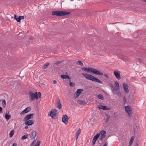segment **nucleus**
I'll list each match as a JSON object with an SVG mask.
<instances>
[{"mask_svg":"<svg viewBox=\"0 0 146 146\" xmlns=\"http://www.w3.org/2000/svg\"><path fill=\"white\" fill-rule=\"evenodd\" d=\"M92 68H87L86 67H83L82 68V69L86 72H89V71L91 72V70H92Z\"/></svg>","mask_w":146,"mask_h":146,"instance_id":"412c9836","label":"nucleus"},{"mask_svg":"<svg viewBox=\"0 0 146 146\" xmlns=\"http://www.w3.org/2000/svg\"><path fill=\"white\" fill-rule=\"evenodd\" d=\"M138 116L137 115H135V116H134V117L133 118V119L136 120L138 119Z\"/></svg>","mask_w":146,"mask_h":146,"instance_id":"58836bf2","label":"nucleus"},{"mask_svg":"<svg viewBox=\"0 0 146 146\" xmlns=\"http://www.w3.org/2000/svg\"><path fill=\"white\" fill-rule=\"evenodd\" d=\"M28 125H27L25 127V129H27V128H28Z\"/></svg>","mask_w":146,"mask_h":146,"instance_id":"de8ad7c7","label":"nucleus"},{"mask_svg":"<svg viewBox=\"0 0 146 146\" xmlns=\"http://www.w3.org/2000/svg\"><path fill=\"white\" fill-rule=\"evenodd\" d=\"M82 74L88 80L97 82L100 84L102 83V82L101 80L90 74L86 73H83Z\"/></svg>","mask_w":146,"mask_h":146,"instance_id":"f03ea898","label":"nucleus"},{"mask_svg":"<svg viewBox=\"0 0 146 146\" xmlns=\"http://www.w3.org/2000/svg\"><path fill=\"white\" fill-rule=\"evenodd\" d=\"M61 62L56 61V62H55V64L57 65V64H59Z\"/></svg>","mask_w":146,"mask_h":146,"instance_id":"a19ab883","label":"nucleus"},{"mask_svg":"<svg viewBox=\"0 0 146 146\" xmlns=\"http://www.w3.org/2000/svg\"><path fill=\"white\" fill-rule=\"evenodd\" d=\"M123 88L126 93H128L129 92V90L128 88L127 84L125 83H123L122 84Z\"/></svg>","mask_w":146,"mask_h":146,"instance_id":"1a4fd4ad","label":"nucleus"},{"mask_svg":"<svg viewBox=\"0 0 146 146\" xmlns=\"http://www.w3.org/2000/svg\"><path fill=\"white\" fill-rule=\"evenodd\" d=\"M92 70H91V72L94 74L101 75H103L104 74L103 73L100 72L99 70H98L96 69L93 68H92Z\"/></svg>","mask_w":146,"mask_h":146,"instance_id":"0eeeda50","label":"nucleus"},{"mask_svg":"<svg viewBox=\"0 0 146 146\" xmlns=\"http://www.w3.org/2000/svg\"><path fill=\"white\" fill-rule=\"evenodd\" d=\"M14 133V131L13 130H12L9 134V137L11 138L12 137Z\"/></svg>","mask_w":146,"mask_h":146,"instance_id":"b1692460","label":"nucleus"},{"mask_svg":"<svg viewBox=\"0 0 146 146\" xmlns=\"http://www.w3.org/2000/svg\"><path fill=\"white\" fill-rule=\"evenodd\" d=\"M104 76L106 77V78H109V76H108L106 74H104Z\"/></svg>","mask_w":146,"mask_h":146,"instance_id":"c03bdc74","label":"nucleus"},{"mask_svg":"<svg viewBox=\"0 0 146 146\" xmlns=\"http://www.w3.org/2000/svg\"><path fill=\"white\" fill-rule=\"evenodd\" d=\"M134 138L135 137L134 136H133L131 137L130 139L128 146H131L133 143V140H134Z\"/></svg>","mask_w":146,"mask_h":146,"instance_id":"5701e85b","label":"nucleus"},{"mask_svg":"<svg viewBox=\"0 0 146 146\" xmlns=\"http://www.w3.org/2000/svg\"><path fill=\"white\" fill-rule=\"evenodd\" d=\"M143 1H145L146 2V0H143Z\"/></svg>","mask_w":146,"mask_h":146,"instance_id":"603ef678","label":"nucleus"},{"mask_svg":"<svg viewBox=\"0 0 146 146\" xmlns=\"http://www.w3.org/2000/svg\"><path fill=\"white\" fill-rule=\"evenodd\" d=\"M57 110L56 109L52 110L48 114V115L50 116L52 118H54L56 116V113Z\"/></svg>","mask_w":146,"mask_h":146,"instance_id":"423d86ee","label":"nucleus"},{"mask_svg":"<svg viewBox=\"0 0 146 146\" xmlns=\"http://www.w3.org/2000/svg\"><path fill=\"white\" fill-rule=\"evenodd\" d=\"M2 104H3V107H5L6 106V102L5 100H3V102H2Z\"/></svg>","mask_w":146,"mask_h":146,"instance_id":"c9c22d12","label":"nucleus"},{"mask_svg":"<svg viewBox=\"0 0 146 146\" xmlns=\"http://www.w3.org/2000/svg\"><path fill=\"white\" fill-rule=\"evenodd\" d=\"M34 113H31L26 115L24 118V120H28L33 117Z\"/></svg>","mask_w":146,"mask_h":146,"instance_id":"dca6fc26","label":"nucleus"},{"mask_svg":"<svg viewBox=\"0 0 146 146\" xmlns=\"http://www.w3.org/2000/svg\"><path fill=\"white\" fill-rule=\"evenodd\" d=\"M71 12H66L64 11H53L52 12V15H56L58 16H64L66 15L69 14Z\"/></svg>","mask_w":146,"mask_h":146,"instance_id":"20e7f679","label":"nucleus"},{"mask_svg":"<svg viewBox=\"0 0 146 146\" xmlns=\"http://www.w3.org/2000/svg\"><path fill=\"white\" fill-rule=\"evenodd\" d=\"M125 111L127 112L129 117H131V114L133 112L132 108L129 106H125Z\"/></svg>","mask_w":146,"mask_h":146,"instance_id":"39448f33","label":"nucleus"},{"mask_svg":"<svg viewBox=\"0 0 146 146\" xmlns=\"http://www.w3.org/2000/svg\"><path fill=\"white\" fill-rule=\"evenodd\" d=\"M135 146H138V144L137 143H136L135 145Z\"/></svg>","mask_w":146,"mask_h":146,"instance_id":"09e8293b","label":"nucleus"},{"mask_svg":"<svg viewBox=\"0 0 146 146\" xmlns=\"http://www.w3.org/2000/svg\"><path fill=\"white\" fill-rule=\"evenodd\" d=\"M31 110V108L30 107H28L25 109L26 112L27 113L29 111Z\"/></svg>","mask_w":146,"mask_h":146,"instance_id":"7c9ffc66","label":"nucleus"},{"mask_svg":"<svg viewBox=\"0 0 146 146\" xmlns=\"http://www.w3.org/2000/svg\"><path fill=\"white\" fill-rule=\"evenodd\" d=\"M68 120V118L66 115H64L62 116V121L65 124H67Z\"/></svg>","mask_w":146,"mask_h":146,"instance_id":"9b49d317","label":"nucleus"},{"mask_svg":"<svg viewBox=\"0 0 146 146\" xmlns=\"http://www.w3.org/2000/svg\"><path fill=\"white\" fill-rule=\"evenodd\" d=\"M134 131L135 132V130H134Z\"/></svg>","mask_w":146,"mask_h":146,"instance_id":"864d4df0","label":"nucleus"},{"mask_svg":"<svg viewBox=\"0 0 146 146\" xmlns=\"http://www.w3.org/2000/svg\"><path fill=\"white\" fill-rule=\"evenodd\" d=\"M40 142V141L39 140H38L37 141L35 140L32 143L30 146H39Z\"/></svg>","mask_w":146,"mask_h":146,"instance_id":"f8f14e48","label":"nucleus"},{"mask_svg":"<svg viewBox=\"0 0 146 146\" xmlns=\"http://www.w3.org/2000/svg\"><path fill=\"white\" fill-rule=\"evenodd\" d=\"M5 117L7 119L9 120L11 118V116L9 114H6L5 115Z\"/></svg>","mask_w":146,"mask_h":146,"instance_id":"393cba45","label":"nucleus"},{"mask_svg":"<svg viewBox=\"0 0 146 146\" xmlns=\"http://www.w3.org/2000/svg\"><path fill=\"white\" fill-rule=\"evenodd\" d=\"M61 77L63 79H70V76L68 75H62L61 76Z\"/></svg>","mask_w":146,"mask_h":146,"instance_id":"4be33fe9","label":"nucleus"},{"mask_svg":"<svg viewBox=\"0 0 146 146\" xmlns=\"http://www.w3.org/2000/svg\"><path fill=\"white\" fill-rule=\"evenodd\" d=\"M81 129L79 128V129H78V130L76 132V140H77L78 139V136L81 132Z\"/></svg>","mask_w":146,"mask_h":146,"instance_id":"6ab92c4d","label":"nucleus"},{"mask_svg":"<svg viewBox=\"0 0 146 146\" xmlns=\"http://www.w3.org/2000/svg\"><path fill=\"white\" fill-rule=\"evenodd\" d=\"M98 108L100 109H102L104 110H110L111 108L110 107H107L106 106H103L101 104H99L98 106Z\"/></svg>","mask_w":146,"mask_h":146,"instance_id":"6e6552de","label":"nucleus"},{"mask_svg":"<svg viewBox=\"0 0 146 146\" xmlns=\"http://www.w3.org/2000/svg\"><path fill=\"white\" fill-rule=\"evenodd\" d=\"M56 107L59 109H61L62 108L61 104L59 99L56 104Z\"/></svg>","mask_w":146,"mask_h":146,"instance_id":"a211bd4d","label":"nucleus"},{"mask_svg":"<svg viewBox=\"0 0 146 146\" xmlns=\"http://www.w3.org/2000/svg\"><path fill=\"white\" fill-rule=\"evenodd\" d=\"M14 19H15L17 22H18V18H17V16L15 15H14Z\"/></svg>","mask_w":146,"mask_h":146,"instance_id":"4c0bfd02","label":"nucleus"},{"mask_svg":"<svg viewBox=\"0 0 146 146\" xmlns=\"http://www.w3.org/2000/svg\"><path fill=\"white\" fill-rule=\"evenodd\" d=\"M24 19V16H19V22H20V21L21 20L23 19Z\"/></svg>","mask_w":146,"mask_h":146,"instance_id":"2f4dec72","label":"nucleus"},{"mask_svg":"<svg viewBox=\"0 0 146 146\" xmlns=\"http://www.w3.org/2000/svg\"><path fill=\"white\" fill-rule=\"evenodd\" d=\"M111 90L113 92L118 96H120L121 95V93L119 91V86L118 82L116 81L114 82V85L115 86L114 87L112 83L110 84Z\"/></svg>","mask_w":146,"mask_h":146,"instance_id":"f257e3e1","label":"nucleus"},{"mask_svg":"<svg viewBox=\"0 0 146 146\" xmlns=\"http://www.w3.org/2000/svg\"><path fill=\"white\" fill-rule=\"evenodd\" d=\"M19 33V35H20V34L21 33Z\"/></svg>","mask_w":146,"mask_h":146,"instance_id":"8fccbe9b","label":"nucleus"},{"mask_svg":"<svg viewBox=\"0 0 146 146\" xmlns=\"http://www.w3.org/2000/svg\"><path fill=\"white\" fill-rule=\"evenodd\" d=\"M3 113V108H2L0 107V113Z\"/></svg>","mask_w":146,"mask_h":146,"instance_id":"ea45409f","label":"nucleus"},{"mask_svg":"<svg viewBox=\"0 0 146 146\" xmlns=\"http://www.w3.org/2000/svg\"><path fill=\"white\" fill-rule=\"evenodd\" d=\"M97 96L98 98L99 99H101L102 100H103L104 99V98H103V96L101 94H98L97 95Z\"/></svg>","mask_w":146,"mask_h":146,"instance_id":"bb28decb","label":"nucleus"},{"mask_svg":"<svg viewBox=\"0 0 146 146\" xmlns=\"http://www.w3.org/2000/svg\"><path fill=\"white\" fill-rule=\"evenodd\" d=\"M28 136V135L27 134H25L21 137L22 139H24L27 138Z\"/></svg>","mask_w":146,"mask_h":146,"instance_id":"c85d7f7f","label":"nucleus"},{"mask_svg":"<svg viewBox=\"0 0 146 146\" xmlns=\"http://www.w3.org/2000/svg\"><path fill=\"white\" fill-rule=\"evenodd\" d=\"M100 135V133H98L94 137L92 140V144L93 145L94 144L97 140L99 137Z\"/></svg>","mask_w":146,"mask_h":146,"instance_id":"4468645a","label":"nucleus"},{"mask_svg":"<svg viewBox=\"0 0 146 146\" xmlns=\"http://www.w3.org/2000/svg\"><path fill=\"white\" fill-rule=\"evenodd\" d=\"M16 144L15 143H14L12 146H16Z\"/></svg>","mask_w":146,"mask_h":146,"instance_id":"a18cd8bd","label":"nucleus"},{"mask_svg":"<svg viewBox=\"0 0 146 146\" xmlns=\"http://www.w3.org/2000/svg\"><path fill=\"white\" fill-rule=\"evenodd\" d=\"M23 77H24V76H22V77H21V79H22Z\"/></svg>","mask_w":146,"mask_h":146,"instance_id":"3c124183","label":"nucleus"},{"mask_svg":"<svg viewBox=\"0 0 146 146\" xmlns=\"http://www.w3.org/2000/svg\"><path fill=\"white\" fill-rule=\"evenodd\" d=\"M49 64L50 63L49 62H47L45 64L42 66L43 68H45L47 67Z\"/></svg>","mask_w":146,"mask_h":146,"instance_id":"a878e982","label":"nucleus"},{"mask_svg":"<svg viewBox=\"0 0 146 146\" xmlns=\"http://www.w3.org/2000/svg\"><path fill=\"white\" fill-rule=\"evenodd\" d=\"M26 113H27V112H26V110H25V109L20 113V114L21 115H22Z\"/></svg>","mask_w":146,"mask_h":146,"instance_id":"72a5a7b5","label":"nucleus"},{"mask_svg":"<svg viewBox=\"0 0 146 146\" xmlns=\"http://www.w3.org/2000/svg\"><path fill=\"white\" fill-rule=\"evenodd\" d=\"M36 135V132L35 131H32L30 137L31 139H33L34 138Z\"/></svg>","mask_w":146,"mask_h":146,"instance_id":"f3484780","label":"nucleus"},{"mask_svg":"<svg viewBox=\"0 0 146 146\" xmlns=\"http://www.w3.org/2000/svg\"><path fill=\"white\" fill-rule=\"evenodd\" d=\"M76 64L78 65H80L81 66H83V64L80 60H78Z\"/></svg>","mask_w":146,"mask_h":146,"instance_id":"cd10ccee","label":"nucleus"},{"mask_svg":"<svg viewBox=\"0 0 146 146\" xmlns=\"http://www.w3.org/2000/svg\"><path fill=\"white\" fill-rule=\"evenodd\" d=\"M106 132L105 131L102 130L100 132V134L101 135H105V134L106 133Z\"/></svg>","mask_w":146,"mask_h":146,"instance_id":"c756f323","label":"nucleus"},{"mask_svg":"<svg viewBox=\"0 0 146 146\" xmlns=\"http://www.w3.org/2000/svg\"><path fill=\"white\" fill-rule=\"evenodd\" d=\"M123 101L125 103H126V99L124 97L123 98Z\"/></svg>","mask_w":146,"mask_h":146,"instance_id":"79ce46f5","label":"nucleus"},{"mask_svg":"<svg viewBox=\"0 0 146 146\" xmlns=\"http://www.w3.org/2000/svg\"><path fill=\"white\" fill-rule=\"evenodd\" d=\"M114 73L115 77L118 79L120 80L121 79V77L120 75V72L118 71H115L114 72Z\"/></svg>","mask_w":146,"mask_h":146,"instance_id":"2eb2a0df","label":"nucleus"},{"mask_svg":"<svg viewBox=\"0 0 146 146\" xmlns=\"http://www.w3.org/2000/svg\"><path fill=\"white\" fill-rule=\"evenodd\" d=\"M70 85L71 87H73L75 85V84L73 82H70Z\"/></svg>","mask_w":146,"mask_h":146,"instance_id":"e433bc0d","label":"nucleus"},{"mask_svg":"<svg viewBox=\"0 0 146 146\" xmlns=\"http://www.w3.org/2000/svg\"><path fill=\"white\" fill-rule=\"evenodd\" d=\"M78 102L81 105H85L87 103L86 101L80 100L78 101Z\"/></svg>","mask_w":146,"mask_h":146,"instance_id":"aec40b11","label":"nucleus"},{"mask_svg":"<svg viewBox=\"0 0 146 146\" xmlns=\"http://www.w3.org/2000/svg\"><path fill=\"white\" fill-rule=\"evenodd\" d=\"M29 94L30 95L29 99L31 101L34 100L35 98L38 99V98H40L41 97V94L40 92H38V93L36 92L35 93H34L32 92H30Z\"/></svg>","mask_w":146,"mask_h":146,"instance_id":"7ed1b4c3","label":"nucleus"},{"mask_svg":"<svg viewBox=\"0 0 146 146\" xmlns=\"http://www.w3.org/2000/svg\"><path fill=\"white\" fill-rule=\"evenodd\" d=\"M25 124L27 125H31L34 123V121L33 120H25Z\"/></svg>","mask_w":146,"mask_h":146,"instance_id":"ddd939ff","label":"nucleus"},{"mask_svg":"<svg viewBox=\"0 0 146 146\" xmlns=\"http://www.w3.org/2000/svg\"><path fill=\"white\" fill-rule=\"evenodd\" d=\"M83 91V89H78L77 90L75 93V94H76V95L75 96H74V98H76L78 97Z\"/></svg>","mask_w":146,"mask_h":146,"instance_id":"9d476101","label":"nucleus"},{"mask_svg":"<svg viewBox=\"0 0 146 146\" xmlns=\"http://www.w3.org/2000/svg\"><path fill=\"white\" fill-rule=\"evenodd\" d=\"M26 113H27V112H26V110H25V109L20 113V114L21 115H22Z\"/></svg>","mask_w":146,"mask_h":146,"instance_id":"f704fd0d","label":"nucleus"},{"mask_svg":"<svg viewBox=\"0 0 146 146\" xmlns=\"http://www.w3.org/2000/svg\"><path fill=\"white\" fill-rule=\"evenodd\" d=\"M106 136L105 135H101L100 137V139L101 140H103V139Z\"/></svg>","mask_w":146,"mask_h":146,"instance_id":"473e14b6","label":"nucleus"},{"mask_svg":"<svg viewBox=\"0 0 146 146\" xmlns=\"http://www.w3.org/2000/svg\"><path fill=\"white\" fill-rule=\"evenodd\" d=\"M57 82V81L55 80H54L53 81V84H56Z\"/></svg>","mask_w":146,"mask_h":146,"instance_id":"49530a36","label":"nucleus"},{"mask_svg":"<svg viewBox=\"0 0 146 146\" xmlns=\"http://www.w3.org/2000/svg\"><path fill=\"white\" fill-rule=\"evenodd\" d=\"M108 145V142H106L105 143L104 145L103 146H107Z\"/></svg>","mask_w":146,"mask_h":146,"instance_id":"37998d69","label":"nucleus"}]
</instances>
